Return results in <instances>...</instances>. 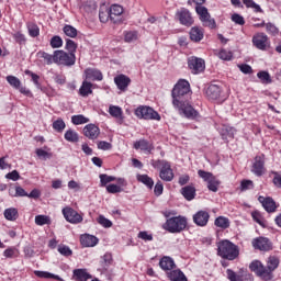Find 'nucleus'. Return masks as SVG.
Returning <instances> with one entry per match:
<instances>
[{"instance_id":"nucleus-1","label":"nucleus","mask_w":281,"mask_h":281,"mask_svg":"<svg viewBox=\"0 0 281 281\" xmlns=\"http://www.w3.org/2000/svg\"><path fill=\"white\" fill-rule=\"evenodd\" d=\"M190 93V82L186 79H180L173 87L171 97L173 109L178 111L179 115L187 117V120H196L199 112L194 110L192 104L186 100Z\"/></svg>"},{"instance_id":"nucleus-2","label":"nucleus","mask_w":281,"mask_h":281,"mask_svg":"<svg viewBox=\"0 0 281 281\" xmlns=\"http://www.w3.org/2000/svg\"><path fill=\"white\" fill-rule=\"evenodd\" d=\"M217 254L225 260H236L240 254V250H238V246H236L234 243L224 239L217 244Z\"/></svg>"},{"instance_id":"nucleus-3","label":"nucleus","mask_w":281,"mask_h":281,"mask_svg":"<svg viewBox=\"0 0 281 281\" xmlns=\"http://www.w3.org/2000/svg\"><path fill=\"white\" fill-rule=\"evenodd\" d=\"M186 227H188V220L183 216L170 217L164 224V229L170 234H180Z\"/></svg>"},{"instance_id":"nucleus-4","label":"nucleus","mask_w":281,"mask_h":281,"mask_svg":"<svg viewBox=\"0 0 281 281\" xmlns=\"http://www.w3.org/2000/svg\"><path fill=\"white\" fill-rule=\"evenodd\" d=\"M151 166L157 170L160 169L159 177L162 181L170 182L175 179V172H172V168L168 160H151Z\"/></svg>"},{"instance_id":"nucleus-5","label":"nucleus","mask_w":281,"mask_h":281,"mask_svg":"<svg viewBox=\"0 0 281 281\" xmlns=\"http://www.w3.org/2000/svg\"><path fill=\"white\" fill-rule=\"evenodd\" d=\"M55 65L74 67V65H76V54H70L65 50H55Z\"/></svg>"},{"instance_id":"nucleus-6","label":"nucleus","mask_w":281,"mask_h":281,"mask_svg":"<svg viewBox=\"0 0 281 281\" xmlns=\"http://www.w3.org/2000/svg\"><path fill=\"white\" fill-rule=\"evenodd\" d=\"M195 12L196 14H199L203 27H210V30H214L216 27V20L212 18L210 12L207 11V8L203 5H198L195 8Z\"/></svg>"},{"instance_id":"nucleus-7","label":"nucleus","mask_w":281,"mask_h":281,"mask_svg":"<svg viewBox=\"0 0 281 281\" xmlns=\"http://www.w3.org/2000/svg\"><path fill=\"white\" fill-rule=\"evenodd\" d=\"M249 269L263 281L273 280V274H270L267 270V267H265V265H262V262L259 260H254L249 265Z\"/></svg>"},{"instance_id":"nucleus-8","label":"nucleus","mask_w":281,"mask_h":281,"mask_svg":"<svg viewBox=\"0 0 281 281\" xmlns=\"http://www.w3.org/2000/svg\"><path fill=\"white\" fill-rule=\"evenodd\" d=\"M135 115H137L139 120H157V122L161 120V116L157 111H154L153 108L146 105L138 106L135 110Z\"/></svg>"},{"instance_id":"nucleus-9","label":"nucleus","mask_w":281,"mask_h":281,"mask_svg":"<svg viewBox=\"0 0 281 281\" xmlns=\"http://www.w3.org/2000/svg\"><path fill=\"white\" fill-rule=\"evenodd\" d=\"M188 65L191 74L196 75L205 71V60H203V58L190 57L188 59Z\"/></svg>"},{"instance_id":"nucleus-10","label":"nucleus","mask_w":281,"mask_h":281,"mask_svg":"<svg viewBox=\"0 0 281 281\" xmlns=\"http://www.w3.org/2000/svg\"><path fill=\"white\" fill-rule=\"evenodd\" d=\"M176 16L179 19L181 25H184L186 27L194 25V18H192V13H190V10L186 8L178 10Z\"/></svg>"},{"instance_id":"nucleus-11","label":"nucleus","mask_w":281,"mask_h":281,"mask_svg":"<svg viewBox=\"0 0 281 281\" xmlns=\"http://www.w3.org/2000/svg\"><path fill=\"white\" fill-rule=\"evenodd\" d=\"M61 212L68 223H72L74 225H78V223H82V216L76 210L67 206V207H64Z\"/></svg>"},{"instance_id":"nucleus-12","label":"nucleus","mask_w":281,"mask_h":281,"mask_svg":"<svg viewBox=\"0 0 281 281\" xmlns=\"http://www.w3.org/2000/svg\"><path fill=\"white\" fill-rule=\"evenodd\" d=\"M252 45L260 49L261 52H266L267 47H269V36L265 33H257L252 36Z\"/></svg>"},{"instance_id":"nucleus-13","label":"nucleus","mask_w":281,"mask_h":281,"mask_svg":"<svg viewBox=\"0 0 281 281\" xmlns=\"http://www.w3.org/2000/svg\"><path fill=\"white\" fill-rule=\"evenodd\" d=\"M251 172L256 175V177H262V175L267 172V169L265 168V155L255 158Z\"/></svg>"},{"instance_id":"nucleus-14","label":"nucleus","mask_w":281,"mask_h":281,"mask_svg":"<svg viewBox=\"0 0 281 281\" xmlns=\"http://www.w3.org/2000/svg\"><path fill=\"white\" fill-rule=\"evenodd\" d=\"M210 222V213L207 211H199L193 215V223L198 225V227H205Z\"/></svg>"},{"instance_id":"nucleus-15","label":"nucleus","mask_w":281,"mask_h":281,"mask_svg":"<svg viewBox=\"0 0 281 281\" xmlns=\"http://www.w3.org/2000/svg\"><path fill=\"white\" fill-rule=\"evenodd\" d=\"M159 267L166 273H170V271H175L177 269V263H175V259L171 257L165 256L159 260Z\"/></svg>"},{"instance_id":"nucleus-16","label":"nucleus","mask_w":281,"mask_h":281,"mask_svg":"<svg viewBox=\"0 0 281 281\" xmlns=\"http://www.w3.org/2000/svg\"><path fill=\"white\" fill-rule=\"evenodd\" d=\"M134 148L136 150H143L146 155H150L155 150V145L146 139H140L134 143Z\"/></svg>"},{"instance_id":"nucleus-17","label":"nucleus","mask_w":281,"mask_h":281,"mask_svg":"<svg viewBox=\"0 0 281 281\" xmlns=\"http://www.w3.org/2000/svg\"><path fill=\"white\" fill-rule=\"evenodd\" d=\"M110 15H111V22L112 23H120L122 19V14H124V8L120 4H112L110 7Z\"/></svg>"},{"instance_id":"nucleus-18","label":"nucleus","mask_w":281,"mask_h":281,"mask_svg":"<svg viewBox=\"0 0 281 281\" xmlns=\"http://www.w3.org/2000/svg\"><path fill=\"white\" fill-rule=\"evenodd\" d=\"M252 246L255 249H259V251H271V241H269V238L259 237L254 239Z\"/></svg>"},{"instance_id":"nucleus-19","label":"nucleus","mask_w":281,"mask_h":281,"mask_svg":"<svg viewBox=\"0 0 281 281\" xmlns=\"http://www.w3.org/2000/svg\"><path fill=\"white\" fill-rule=\"evenodd\" d=\"M114 83L119 90L124 92L126 89H128V85H131V78H128L126 75H119L114 77Z\"/></svg>"},{"instance_id":"nucleus-20","label":"nucleus","mask_w":281,"mask_h":281,"mask_svg":"<svg viewBox=\"0 0 281 281\" xmlns=\"http://www.w3.org/2000/svg\"><path fill=\"white\" fill-rule=\"evenodd\" d=\"M83 134L88 137V139H98L100 135V127L94 124H88L83 127Z\"/></svg>"},{"instance_id":"nucleus-21","label":"nucleus","mask_w":281,"mask_h":281,"mask_svg":"<svg viewBox=\"0 0 281 281\" xmlns=\"http://www.w3.org/2000/svg\"><path fill=\"white\" fill-rule=\"evenodd\" d=\"M258 201L260 204H262V207H265L266 212H276L277 210V205H276V201H273L271 198H265L262 195H260L258 198Z\"/></svg>"},{"instance_id":"nucleus-22","label":"nucleus","mask_w":281,"mask_h":281,"mask_svg":"<svg viewBox=\"0 0 281 281\" xmlns=\"http://www.w3.org/2000/svg\"><path fill=\"white\" fill-rule=\"evenodd\" d=\"M167 278L170 281H188V278L186 277V274L183 273V271H181V269H173L172 271L167 272Z\"/></svg>"},{"instance_id":"nucleus-23","label":"nucleus","mask_w":281,"mask_h":281,"mask_svg":"<svg viewBox=\"0 0 281 281\" xmlns=\"http://www.w3.org/2000/svg\"><path fill=\"white\" fill-rule=\"evenodd\" d=\"M72 278L76 281H88L93 277L87 272V269H75L72 271Z\"/></svg>"},{"instance_id":"nucleus-24","label":"nucleus","mask_w":281,"mask_h":281,"mask_svg":"<svg viewBox=\"0 0 281 281\" xmlns=\"http://www.w3.org/2000/svg\"><path fill=\"white\" fill-rule=\"evenodd\" d=\"M80 241L82 247H95V245L99 243V239L93 235L86 234L81 235Z\"/></svg>"},{"instance_id":"nucleus-25","label":"nucleus","mask_w":281,"mask_h":281,"mask_svg":"<svg viewBox=\"0 0 281 281\" xmlns=\"http://www.w3.org/2000/svg\"><path fill=\"white\" fill-rule=\"evenodd\" d=\"M91 93H93V83L87 80L82 81V85L79 88V95H81V98H89Z\"/></svg>"},{"instance_id":"nucleus-26","label":"nucleus","mask_w":281,"mask_h":281,"mask_svg":"<svg viewBox=\"0 0 281 281\" xmlns=\"http://www.w3.org/2000/svg\"><path fill=\"white\" fill-rule=\"evenodd\" d=\"M189 34H190L191 41H193L194 43H199V42L203 41V36H204L203 29H201L199 26H193L190 30Z\"/></svg>"},{"instance_id":"nucleus-27","label":"nucleus","mask_w":281,"mask_h":281,"mask_svg":"<svg viewBox=\"0 0 281 281\" xmlns=\"http://www.w3.org/2000/svg\"><path fill=\"white\" fill-rule=\"evenodd\" d=\"M38 58H43L45 65H56V50L53 55L43 50L37 53Z\"/></svg>"},{"instance_id":"nucleus-28","label":"nucleus","mask_w":281,"mask_h":281,"mask_svg":"<svg viewBox=\"0 0 281 281\" xmlns=\"http://www.w3.org/2000/svg\"><path fill=\"white\" fill-rule=\"evenodd\" d=\"M181 194L187 201H192L196 196V189L193 186H187L181 189Z\"/></svg>"},{"instance_id":"nucleus-29","label":"nucleus","mask_w":281,"mask_h":281,"mask_svg":"<svg viewBox=\"0 0 281 281\" xmlns=\"http://www.w3.org/2000/svg\"><path fill=\"white\" fill-rule=\"evenodd\" d=\"M206 95L210 100H218L221 98V87L216 85H211L206 89Z\"/></svg>"},{"instance_id":"nucleus-30","label":"nucleus","mask_w":281,"mask_h":281,"mask_svg":"<svg viewBox=\"0 0 281 281\" xmlns=\"http://www.w3.org/2000/svg\"><path fill=\"white\" fill-rule=\"evenodd\" d=\"M86 80H102V72L98 69L88 68L85 70Z\"/></svg>"},{"instance_id":"nucleus-31","label":"nucleus","mask_w":281,"mask_h":281,"mask_svg":"<svg viewBox=\"0 0 281 281\" xmlns=\"http://www.w3.org/2000/svg\"><path fill=\"white\" fill-rule=\"evenodd\" d=\"M280 266V259L276 256H270L267 260V271L270 276H273V270Z\"/></svg>"},{"instance_id":"nucleus-32","label":"nucleus","mask_w":281,"mask_h":281,"mask_svg":"<svg viewBox=\"0 0 281 281\" xmlns=\"http://www.w3.org/2000/svg\"><path fill=\"white\" fill-rule=\"evenodd\" d=\"M136 179L137 181H139V183H143L149 190H153V188L155 187V181L148 175H137Z\"/></svg>"},{"instance_id":"nucleus-33","label":"nucleus","mask_w":281,"mask_h":281,"mask_svg":"<svg viewBox=\"0 0 281 281\" xmlns=\"http://www.w3.org/2000/svg\"><path fill=\"white\" fill-rule=\"evenodd\" d=\"M109 113L112 117H115L116 120H120L121 122H124L122 108H120L117 105H110Z\"/></svg>"},{"instance_id":"nucleus-34","label":"nucleus","mask_w":281,"mask_h":281,"mask_svg":"<svg viewBox=\"0 0 281 281\" xmlns=\"http://www.w3.org/2000/svg\"><path fill=\"white\" fill-rule=\"evenodd\" d=\"M34 274L37 278H45L46 280L53 279V280L63 281V279L58 274H54V273L47 272V271L35 270Z\"/></svg>"},{"instance_id":"nucleus-35","label":"nucleus","mask_w":281,"mask_h":281,"mask_svg":"<svg viewBox=\"0 0 281 281\" xmlns=\"http://www.w3.org/2000/svg\"><path fill=\"white\" fill-rule=\"evenodd\" d=\"M3 214L7 221H16L19 218V211L15 207L4 210Z\"/></svg>"},{"instance_id":"nucleus-36","label":"nucleus","mask_w":281,"mask_h":281,"mask_svg":"<svg viewBox=\"0 0 281 281\" xmlns=\"http://www.w3.org/2000/svg\"><path fill=\"white\" fill-rule=\"evenodd\" d=\"M35 225L43 227V225H52V217L49 215H36Z\"/></svg>"},{"instance_id":"nucleus-37","label":"nucleus","mask_w":281,"mask_h":281,"mask_svg":"<svg viewBox=\"0 0 281 281\" xmlns=\"http://www.w3.org/2000/svg\"><path fill=\"white\" fill-rule=\"evenodd\" d=\"M229 218L225 216H218L214 222V225L216 227H220L221 229H227L229 227Z\"/></svg>"},{"instance_id":"nucleus-38","label":"nucleus","mask_w":281,"mask_h":281,"mask_svg":"<svg viewBox=\"0 0 281 281\" xmlns=\"http://www.w3.org/2000/svg\"><path fill=\"white\" fill-rule=\"evenodd\" d=\"M64 137H65L66 142H70L71 144H76V142H78V139H79L78 132H76L74 130L66 131Z\"/></svg>"},{"instance_id":"nucleus-39","label":"nucleus","mask_w":281,"mask_h":281,"mask_svg":"<svg viewBox=\"0 0 281 281\" xmlns=\"http://www.w3.org/2000/svg\"><path fill=\"white\" fill-rule=\"evenodd\" d=\"M35 154L37 155V157L40 159H44V160L52 159V157H53L52 153L47 151V147H44V149L37 148L35 150Z\"/></svg>"},{"instance_id":"nucleus-40","label":"nucleus","mask_w":281,"mask_h":281,"mask_svg":"<svg viewBox=\"0 0 281 281\" xmlns=\"http://www.w3.org/2000/svg\"><path fill=\"white\" fill-rule=\"evenodd\" d=\"M63 31L66 36H69V38H76L78 36V30L71 25H65Z\"/></svg>"},{"instance_id":"nucleus-41","label":"nucleus","mask_w":281,"mask_h":281,"mask_svg":"<svg viewBox=\"0 0 281 281\" xmlns=\"http://www.w3.org/2000/svg\"><path fill=\"white\" fill-rule=\"evenodd\" d=\"M99 19L101 23H106L108 21H111V11L109 9H101L99 11Z\"/></svg>"},{"instance_id":"nucleus-42","label":"nucleus","mask_w":281,"mask_h":281,"mask_svg":"<svg viewBox=\"0 0 281 281\" xmlns=\"http://www.w3.org/2000/svg\"><path fill=\"white\" fill-rule=\"evenodd\" d=\"M97 223L106 229H109V227H113V222H111V220L106 218L104 215H99Z\"/></svg>"},{"instance_id":"nucleus-43","label":"nucleus","mask_w":281,"mask_h":281,"mask_svg":"<svg viewBox=\"0 0 281 281\" xmlns=\"http://www.w3.org/2000/svg\"><path fill=\"white\" fill-rule=\"evenodd\" d=\"M226 273L229 281H243V273H236L232 269H227Z\"/></svg>"},{"instance_id":"nucleus-44","label":"nucleus","mask_w":281,"mask_h":281,"mask_svg":"<svg viewBox=\"0 0 281 281\" xmlns=\"http://www.w3.org/2000/svg\"><path fill=\"white\" fill-rule=\"evenodd\" d=\"M218 186H221V181L213 176V178L207 182V188L211 192H218Z\"/></svg>"},{"instance_id":"nucleus-45","label":"nucleus","mask_w":281,"mask_h":281,"mask_svg":"<svg viewBox=\"0 0 281 281\" xmlns=\"http://www.w3.org/2000/svg\"><path fill=\"white\" fill-rule=\"evenodd\" d=\"M71 122H72V124L78 126L80 124H87L89 122V119H87V116H85L82 114H79V115H74L71 117Z\"/></svg>"},{"instance_id":"nucleus-46","label":"nucleus","mask_w":281,"mask_h":281,"mask_svg":"<svg viewBox=\"0 0 281 281\" xmlns=\"http://www.w3.org/2000/svg\"><path fill=\"white\" fill-rule=\"evenodd\" d=\"M50 47H53V49L63 47V38L58 35L53 36L50 38Z\"/></svg>"},{"instance_id":"nucleus-47","label":"nucleus","mask_w":281,"mask_h":281,"mask_svg":"<svg viewBox=\"0 0 281 281\" xmlns=\"http://www.w3.org/2000/svg\"><path fill=\"white\" fill-rule=\"evenodd\" d=\"M266 32H268V34H271V36H278V34H280V29H278V26H276V24L273 23H267Z\"/></svg>"},{"instance_id":"nucleus-48","label":"nucleus","mask_w":281,"mask_h":281,"mask_svg":"<svg viewBox=\"0 0 281 281\" xmlns=\"http://www.w3.org/2000/svg\"><path fill=\"white\" fill-rule=\"evenodd\" d=\"M7 82H9L13 89H19L21 87V80L14 76H7Z\"/></svg>"},{"instance_id":"nucleus-49","label":"nucleus","mask_w":281,"mask_h":281,"mask_svg":"<svg viewBox=\"0 0 281 281\" xmlns=\"http://www.w3.org/2000/svg\"><path fill=\"white\" fill-rule=\"evenodd\" d=\"M100 179V183L101 186L104 188V186H106L108 183H111V181H115V177L113 176H109L106 173H101L99 176Z\"/></svg>"},{"instance_id":"nucleus-50","label":"nucleus","mask_w":281,"mask_h":281,"mask_svg":"<svg viewBox=\"0 0 281 281\" xmlns=\"http://www.w3.org/2000/svg\"><path fill=\"white\" fill-rule=\"evenodd\" d=\"M217 56L221 60H232V58H234V54L227 49H221Z\"/></svg>"},{"instance_id":"nucleus-51","label":"nucleus","mask_w":281,"mask_h":281,"mask_svg":"<svg viewBox=\"0 0 281 281\" xmlns=\"http://www.w3.org/2000/svg\"><path fill=\"white\" fill-rule=\"evenodd\" d=\"M243 3L246 8L255 10V12H262V8H260L254 0H243Z\"/></svg>"},{"instance_id":"nucleus-52","label":"nucleus","mask_w":281,"mask_h":281,"mask_svg":"<svg viewBox=\"0 0 281 281\" xmlns=\"http://www.w3.org/2000/svg\"><path fill=\"white\" fill-rule=\"evenodd\" d=\"M257 77L263 85H269L271 83V76L267 71H260L257 74Z\"/></svg>"},{"instance_id":"nucleus-53","label":"nucleus","mask_w":281,"mask_h":281,"mask_svg":"<svg viewBox=\"0 0 281 281\" xmlns=\"http://www.w3.org/2000/svg\"><path fill=\"white\" fill-rule=\"evenodd\" d=\"M29 34L33 38H36L41 34V30L38 29V25L36 24H29L27 25Z\"/></svg>"},{"instance_id":"nucleus-54","label":"nucleus","mask_w":281,"mask_h":281,"mask_svg":"<svg viewBox=\"0 0 281 281\" xmlns=\"http://www.w3.org/2000/svg\"><path fill=\"white\" fill-rule=\"evenodd\" d=\"M65 121H63V119H58L53 122V128L54 131H57V133H63V131H65Z\"/></svg>"},{"instance_id":"nucleus-55","label":"nucleus","mask_w":281,"mask_h":281,"mask_svg":"<svg viewBox=\"0 0 281 281\" xmlns=\"http://www.w3.org/2000/svg\"><path fill=\"white\" fill-rule=\"evenodd\" d=\"M66 49L69 52L68 54H76V49H78V44L72 40H66Z\"/></svg>"},{"instance_id":"nucleus-56","label":"nucleus","mask_w":281,"mask_h":281,"mask_svg":"<svg viewBox=\"0 0 281 281\" xmlns=\"http://www.w3.org/2000/svg\"><path fill=\"white\" fill-rule=\"evenodd\" d=\"M58 251L61 256H66V257L71 256L74 254L71 248H69V246H65V245H59Z\"/></svg>"},{"instance_id":"nucleus-57","label":"nucleus","mask_w":281,"mask_h":281,"mask_svg":"<svg viewBox=\"0 0 281 281\" xmlns=\"http://www.w3.org/2000/svg\"><path fill=\"white\" fill-rule=\"evenodd\" d=\"M198 175L201 179H203V181H206V183L214 178V175L212 172H207L205 170H199Z\"/></svg>"},{"instance_id":"nucleus-58","label":"nucleus","mask_w":281,"mask_h":281,"mask_svg":"<svg viewBox=\"0 0 281 281\" xmlns=\"http://www.w3.org/2000/svg\"><path fill=\"white\" fill-rule=\"evenodd\" d=\"M155 196H161L164 194V183L158 180L154 187Z\"/></svg>"},{"instance_id":"nucleus-59","label":"nucleus","mask_w":281,"mask_h":281,"mask_svg":"<svg viewBox=\"0 0 281 281\" xmlns=\"http://www.w3.org/2000/svg\"><path fill=\"white\" fill-rule=\"evenodd\" d=\"M231 19L236 25H245V18L238 13H234Z\"/></svg>"},{"instance_id":"nucleus-60","label":"nucleus","mask_w":281,"mask_h":281,"mask_svg":"<svg viewBox=\"0 0 281 281\" xmlns=\"http://www.w3.org/2000/svg\"><path fill=\"white\" fill-rule=\"evenodd\" d=\"M106 191L110 193V194H117L120 192H122V187L117 186V184H109L106 187Z\"/></svg>"},{"instance_id":"nucleus-61","label":"nucleus","mask_w":281,"mask_h":281,"mask_svg":"<svg viewBox=\"0 0 281 281\" xmlns=\"http://www.w3.org/2000/svg\"><path fill=\"white\" fill-rule=\"evenodd\" d=\"M9 194L11 196H27V193L25 192V189H23L22 187H15V193L12 194V190H10Z\"/></svg>"},{"instance_id":"nucleus-62","label":"nucleus","mask_w":281,"mask_h":281,"mask_svg":"<svg viewBox=\"0 0 281 281\" xmlns=\"http://www.w3.org/2000/svg\"><path fill=\"white\" fill-rule=\"evenodd\" d=\"M135 41H137V32L131 31V32L125 33V42L126 43H133Z\"/></svg>"},{"instance_id":"nucleus-63","label":"nucleus","mask_w":281,"mask_h":281,"mask_svg":"<svg viewBox=\"0 0 281 281\" xmlns=\"http://www.w3.org/2000/svg\"><path fill=\"white\" fill-rule=\"evenodd\" d=\"M234 133H236V130H234V127H226L225 130H223L222 137H224V139H227V137L233 138Z\"/></svg>"},{"instance_id":"nucleus-64","label":"nucleus","mask_w":281,"mask_h":281,"mask_svg":"<svg viewBox=\"0 0 281 281\" xmlns=\"http://www.w3.org/2000/svg\"><path fill=\"white\" fill-rule=\"evenodd\" d=\"M5 179H10L11 181H19V179H21V175H19V171L13 170L5 175Z\"/></svg>"}]
</instances>
